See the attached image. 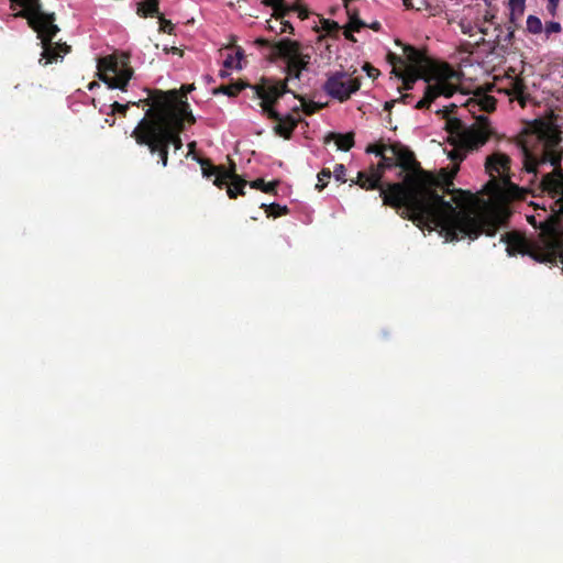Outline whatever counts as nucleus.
I'll list each match as a JSON object with an SVG mask.
<instances>
[{"label": "nucleus", "mask_w": 563, "mask_h": 563, "mask_svg": "<svg viewBox=\"0 0 563 563\" xmlns=\"http://www.w3.org/2000/svg\"><path fill=\"white\" fill-rule=\"evenodd\" d=\"M389 152L377 165L357 173V184L365 190L379 189L383 205L401 210L404 219L433 224L446 241L477 239L482 233L493 236L498 223L486 216H473L464 208V191L453 190V202L446 201L438 189L450 192L453 186L443 173L435 176L424 170L413 152L399 142L388 145Z\"/></svg>", "instance_id": "obj_1"}, {"label": "nucleus", "mask_w": 563, "mask_h": 563, "mask_svg": "<svg viewBox=\"0 0 563 563\" xmlns=\"http://www.w3.org/2000/svg\"><path fill=\"white\" fill-rule=\"evenodd\" d=\"M559 117L548 114L529 122L518 135V145L522 153L523 170L528 177L527 186L519 187L510 179L511 159L504 153H494L486 158L485 168L490 179L484 187L486 195L499 202L525 200L527 194L551 199L550 218L555 216L561 232L563 218V145Z\"/></svg>", "instance_id": "obj_2"}, {"label": "nucleus", "mask_w": 563, "mask_h": 563, "mask_svg": "<svg viewBox=\"0 0 563 563\" xmlns=\"http://www.w3.org/2000/svg\"><path fill=\"white\" fill-rule=\"evenodd\" d=\"M148 109L131 133L135 143L158 157V163L166 167L168 151L173 145L175 151L183 147L181 133L185 122L196 123L188 101L183 100L176 89L148 90L145 98Z\"/></svg>", "instance_id": "obj_3"}, {"label": "nucleus", "mask_w": 563, "mask_h": 563, "mask_svg": "<svg viewBox=\"0 0 563 563\" xmlns=\"http://www.w3.org/2000/svg\"><path fill=\"white\" fill-rule=\"evenodd\" d=\"M464 107L475 118V122L467 126L462 120L457 118L446 117V130L459 150L474 151L478 150L486 142L496 135V131L492 126L488 118L479 112L490 113L496 109V99L488 95H475L467 99ZM453 161H462L464 155L456 151L451 154Z\"/></svg>", "instance_id": "obj_4"}, {"label": "nucleus", "mask_w": 563, "mask_h": 563, "mask_svg": "<svg viewBox=\"0 0 563 563\" xmlns=\"http://www.w3.org/2000/svg\"><path fill=\"white\" fill-rule=\"evenodd\" d=\"M11 2L23 8L15 16L27 19L30 26L37 32L43 47L42 57L46 59L44 65L57 62L58 57H63L70 51V46L66 43L53 42L59 29L54 24V14L41 11L40 0H11Z\"/></svg>", "instance_id": "obj_5"}, {"label": "nucleus", "mask_w": 563, "mask_h": 563, "mask_svg": "<svg viewBox=\"0 0 563 563\" xmlns=\"http://www.w3.org/2000/svg\"><path fill=\"white\" fill-rule=\"evenodd\" d=\"M249 87L253 90L254 97L261 99L260 106L263 113L268 119L277 122L274 128L275 132L287 140L290 139L299 119L291 114L282 115L274 108L285 93L291 92L287 87V80L263 78L260 84L250 85Z\"/></svg>", "instance_id": "obj_6"}, {"label": "nucleus", "mask_w": 563, "mask_h": 563, "mask_svg": "<svg viewBox=\"0 0 563 563\" xmlns=\"http://www.w3.org/2000/svg\"><path fill=\"white\" fill-rule=\"evenodd\" d=\"M98 77L111 89L125 91L133 76V69L130 66V54H112L98 59Z\"/></svg>", "instance_id": "obj_7"}, {"label": "nucleus", "mask_w": 563, "mask_h": 563, "mask_svg": "<svg viewBox=\"0 0 563 563\" xmlns=\"http://www.w3.org/2000/svg\"><path fill=\"white\" fill-rule=\"evenodd\" d=\"M322 88L331 98L345 102L353 93L360 90L361 79L358 77H351L346 71H335L328 76Z\"/></svg>", "instance_id": "obj_8"}, {"label": "nucleus", "mask_w": 563, "mask_h": 563, "mask_svg": "<svg viewBox=\"0 0 563 563\" xmlns=\"http://www.w3.org/2000/svg\"><path fill=\"white\" fill-rule=\"evenodd\" d=\"M273 58L283 59L287 66L303 71L308 69L311 57L302 53L299 42L282 38L273 45Z\"/></svg>", "instance_id": "obj_9"}, {"label": "nucleus", "mask_w": 563, "mask_h": 563, "mask_svg": "<svg viewBox=\"0 0 563 563\" xmlns=\"http://www.w3.org/2000/svg\"><path fill=\"white\" fill-rule=\"evenodd\" d=\"M213 184L220 189L223 188V186H227L228 196L231 199H235L238 196L245 195L244 188L247 185V181L235 173V164L231 162L229 170L218 175L217 178H214Z\"/></svg>", "instance_id": "obj_10"}, {"label": "nucleus", "mask_w": 563, "mask_h": 563, "mask_svg": "<svg viewBox=\"0 0 563 563\" xmlns=\"http://www.w3.org/2000/svg\"><path fill=\"white\" fill-rule=\"evenodd\" d=\"M503 90L509 97L511 102L518 101L521 108H525L527 102L530 100L528 87L525 79L521 77L510 78Z\"/></svg>", "instance_id": "obj_11"}, {"label": "nucleus", "mask_w": 563, "mask_h": 563, "mask_svg": "<svg viewBox=\"0 0 563 563\" xmlns=\"http://www.w3.org/2000/svg\"><path fill=\"white\" fill-rule=\"evenodd\" d=\"M395 75L402 80V90H411L413 89L415 82L418 79H423L428 84L431 81L433 76L426 75L423 70L416 69V68H406L404 71L397 70L394 68L393 70Z\"/></svg>", "instance_id": "obj_12"}, {"label": "nucleus", "mask_w": 563, "mask_h": 563, "mask_svg": "<svg viewBox=\"0 0 563 563\" xmlns=\"http://www.w3.org/2000/svg\"><path fill=\"white\" fill-rule=\"evenodd\" d=\"M454 75V71L451 68H449V66H446V71L435 77L437 82L434 85H431L433 93L435 95V99L439 96L452 97L454 95L455 87L448 80L452 78Z\"/></svg>", "instance_id": "obj_13"}, {"label": "nucleus", "mask_w": 563, "mask_h": 563, "mask_svg": "<svg viewBox=\"0 0 563 563\" xmlns=\"http://www.w3.org/2000/svg\"><path fill=\"white\" fill-rule=\"evenodd\" d=\"M404 53L407 60L409 62V65L406 68H416L422 70V67L429 63L428 56L411 45H405Z\"/></svg>", "instance_id": "obj_14"}, {"label": "nucleus", "mask_w": 563, "mask_h": 563, "mask_svg": "<svg viewBox=\"0 0 563 563\" xmlns=\"http://www.w3.org/2000/svg\"><path fill=\"white\" fill-rule=\"evenodd\" d=\"M334 140L339 150L347 152L354 146V133L347 132L345 134L330 132L324 142L328 143Z\"/></svg>", "instance_id": "obj_15"}, {"label": "nucleus", "mask_w": 563, "mask_h": 563, "mask_svg": "<svg viewBox=\"0 0 563 563\" xmlns=\"http://www.w3.org/2000/svg\"><path fill=\"white\" fill-rule=\"evenodd\" d=\"M159 0H145L137 4L136 13L142 18L161 15L159 14Z\"/></svg>", "instance_id": "obj_16"}, {"label": "nucleus", "mask_w": 563, "mask_h": 563, "mask_svg": "<svg viewBox=\"0 0 563 563\" xmlns=\"http://www.w3.org/2000/svg\"><path fill=\"white\" fill-rule=\"evenodd\" d=\"M197 161L200 164L202 175L206 178H210L211 176L217 177L218 175H221L222 173H225L229 170L222 165H220V166L213 165L209 158H197Z\"/></svg>", "instance_id": "obj_17"}, {"label": "nucleus", "mask_w": 563, "mask_h": 563, "mask_svg": "<svg viewBox=\"0 0 563 563\" xmlns=\"http://www.w3.org/2000/svg\"><path fill=\"white\" fill-rule=\"evenodd\" d=\"M292 93H294V97L301 102L300 107H295L292 109L294 112H299L300 109H301L305 112L306 115H312L318 110H320V109H322L324 107V104L317 103L314 101H307L302 96L297 95L295 92H292Z\"/></svg>", "instance_id": "obj_18"}, {"label": "nucleus", "mask_w": 563, "mask_h": 563, "mask_svg": "<svg viewBox=\"0 0 563 563\" xmlns=\"http://www.w3.org/2000/svg\"><path fill=\"white\" fill-rule=\"evenodd\" d=\"M263 3L274 9V16L277 20L283 19L289 12L288 7L284 4V0H264Z\"/></svg>", "instance_id": "obj_19"}, {"label": "nucleus", "mask_w": 563, "mask_h": 563, "mask_svg": "<svg viewBox=\"0 0 563 563\" xmlns=\"http://www.w3.org/2000/svg\"><path fill=\"white\" fill-rule=\"evenodd\" d=\"M279 181L274 180L272 183H265L264 179L257 178L250 183L251 188L258 189L265 194H272L276 191Z\"/></svg>", "instance_id": "obj_20"}, {"label": "nucleus", "mask_w": 563, "mask_h": 563, "mask_svg": "<svg viewBox=\"0 0 563 563\" xmlns=\"http://www.w3.org/2000/svg\"><path fill=\"white\" fill-rule=\"evenodd\" d=\"M510 22H515L523 15L526 9V0H509Z\"/></svg>", "instance_id": "obj_21"}, {"label": "nucleus", "mask_w": 563, "mask_h": 563, "mask_svg": "<svg viewBox=\"0 0 563 563\" xmlns=\"http://www.w3.org/2000/svg\"><path fill=\"white\" fill-rule=\"evenodd\" d=\"M434 100H435V95L433 93V89L431 88V84L429 82L424 88V95H423L422 99H420L417 102L415 108L418 110L428 109Z\"/></svg>", "instance_id": "obj_22"}, {"label": "nucleus", "mask_w": 563, "mask_h": 563, "mask_svg": "<svg viewBox=\"0 0 563 563\" xmlns=\"http://www.w3.org/2000/svg\"><path fill=\"white\" fill-rule=\"evenodd\" d=\"M261 208L265 209L267 217H274V218L287 214L289 211L286 206H280L278 203H271V205L262 203Z\"/></svg>", "instance_id": "obj_23"}, {"label": "nucleus", "mask_w": 563, "mask_h": 563, "mask_svg": "<svg viewBox=\"0 0 563 563\" xmlns=\"http://www.w3.org/2000/svg\"><path fill=\"white\" fill-rule=\"evenodd\" d=\"M321 30L329 36H336L341 26L338 22L329 19H321Z\"/></svg>", "instance_id": "obj_24"}, {"label": "nucleus", "mask_w": 563, "mask_h": 563, "mask_svg": "<svg viewBox=\"0 0 563 563\" xmlns=\"http://www.w3.org/2000/svg\"><path fill=\"white\" fill-rule=\"evenodd\" d=\"M245 87L246 85L243 81H238L230 85L221 86L219 88V91L230 97H234L238 93H240Z\"/></svg>", "instance_id": "obj_25"}, {"label": "nucleus", "mask_w": 563, "mask_h": 563, "mask_svg": "<svg viewBox=\"0 0 563 563\" xmlns=\"http://www.w3.org/2000/svg\"><path fill=\"white\" fill-rule=\"evenodd\" d=\"M527 30L531 34H540L543 30L541 20L536 15H529L527 18Z\"/></svg>", "instance_id": "obj_26"}, {"label": "nucleus", "mask_w": 563, "mask_h": 563, "mask_svg": "<svg viewBox=\"0 0 563 563\" xmlns=\"http://www.w3.org/2000/svg\"><path fill=\"white\" fill-rule=\"evenodd\" d=\"M140 103H144V104L148 106V104L146 103L145 99H144V100H140V101H137V102H128V103H125V104H122V103H120V102H118V101H114V102L111 104L112 113H119V114L125 115V114H126V111H128V109H129V107H130L131 104H133V106H139Z\"/></svg>", "instance_id": "obj_27"}, {"label": "nucleus", "mask_w": 563, "mask_h": 563, "mask_svg": "<svg viewBox=\"0 0 563 563\" xmlns=\"http://www.w3.org/2000/svg\"><path fill=\"white\" fill-rule=\"evenodd\" d=\"M388 145L389 144L384 143L369 144L366 147V153H373L380 158L383 155H386V152L390 151L388 150Z\"/></svg>", "instance_id": "obj_28"}, {"label": "nucleus", "mask_w": 563, "mask_h": 563, "mask_svg": "<svg viewBox=\"0 0 563 563\" xmlns=\"http://www.w3.org/2000/svg\"><path fill=\"white\" fill-rule=\"evenodd\" d=\"M243 57V52L239 49L235 54V56L229 55L225 60L223 62V66L225 68H241L240 60Z\"/></svg>", "instance_id": "obj_29"}, {"label": "nucleus", "mask_w": 563, "mask_h": 563, "mask_svg": "<svg viewBox=\"0 0 563 563\" xmlns=\"http://www.w3.org/2000/svg\"><path fill=\"white\" fill-rule=\"evenodd\" d=\"M331 175H332V173L329 169H327V168H323L318 174V184L316 185V188L319 191H321L325 187L328 180L331 178Z\"/></svg>", "instance_id": "obj_30"}, {"label": "nucleus", "mask_w": 563, "mask_h": 563, "mask_svg": "<svg viewBox=\"0 0 563 563\" xmlns=\"http://www.w3.org/2000/svg\"><path fill=\"white\" fill-rule=\"evenodd\" d=\"M158 23H159V31L161 32H164V33H167V34H173L175 26L172 23V21L166 20L163 15H158Z\"/></svg>", "instance_id": "obj_31"}, {"label": "nucleus", "mask_w": 563, "mask_h": 563, "mask_svg": "<svg viewBox=\"0 0 563 563\" xmlns=\"http://www.w3.org/2000/svg\"><path fill=\"white\" fill-rule=\"evenodd\" d=\"M561 30H562L561 24L555 21L547 22L545 26H544V31L548 36L553 33H559V32H561Z\"/></svg>", "instance_id": "obj_32"}, {"label": "nucleus", "mask_w": 563, "mask_h": 563, "mask_svg": "<svg viewBox=\"0 0 563 563\" xmlns=\"http://www.w3.org/2000/svg\"><path fill=\"white\" fill-rule=\"evenodd\" d=\"M284 71L286 74V78L284 80H287V81L292 78L299 80L301 78V74H302L301 70L294 69L287 65L285 66Z\"/></svg>", "instance_id": "obj_33"}, {"label": "nucleus", "mask_w": 563, "mask_h": 563, "mask_svg": "<svg viewBox=\"0 0 563 563\" xmlns=\"http://www.w3.org/2000/svg\"><path fill=\"white\" fill-rule=\"evenodd\" d=\"M345 166L343 164H336L333 169V175L336 180L345 183Z\"/></svg>", "instance_id": "obj_34"}, {"label": "nucleus", "mask_w": 563, "mask_h": 563, "mask_svg": "<svg viewBox=\"0 0 563 563\" xmlns=\"http://www.w3.org/2000/svg\"><path fill=\"white\" fill-rule=\"evenodd\" d=\"M289 11H297L298 12V16L301 19V20H306L308 16H309V11L306 7L303 5H294L291 8H288Z\"/></svg>", "instance_id": "obj_35"}, {"label": "nucleus", "mask_w": 563, "mask_h": 563, "mask_svg": "<svg viewBox=\"0 0 563 563\" xmlns=\"http://www.w3.org/2000/svg\"><path fill=\"white\" fill-rule=\"evenodd\" d=\"M363 69L366 71L368 77L376 78L379 75V70L368 63L363 66Z\"/></svg>", "instance_id": "obj_36"}, {"label": "nucleus", "mask_w": 563, "mask_h": 563, "mask_svg": "<svg viewBox=\"0 0 563 563\" xmlns=\"http://www.w3.org/2000/svg\"><path fill=\"white\" fill-rule=\"evenodd\" d=\"M255 44L260 45V46H265V47H271V59L272 60H275L276 58H273V45L275 43H272L269 40H266V38H257L255 41Z\"/></svg>", "instance_id": "obj_37"}, {"label": "nucleus", "mask_w": 563, "mask_h": 563, "mask_svg": "<svg viewBox=\"0 0 563 563\" xmlns=\"http://www.w3.org/2000/svg\"><path fill=\"white\" fill-rule=\"evenodd\" d=\"M280 31L279 33H289V34H294V26L291 25V23L289 21H280Z\"/></svg>", "instance_id": "obj_38"}, {"label": "nucleus", "mask_w": 563, "mask_h": 563, "mask_svg": "<svg viewBox=\"0 0 563 563\" xmlns=\"http://www.w3.org/2000/svg\"><path fill=\"white\" fill-rule=\"evenodd\" d=\"M559 1H560V0H548L547 9H548V11H549L552 15H554V14H555V12H556V8H558V5H559Z\"/></svg>", "instance_id": "obj_39"}, {"label": "nucleus", "mask_w": 563, "mask_h": 563, "mask_svg": "<svg viewBox=\"0 0 563 563\" xmlns=\"http://www.w3.org/2000/svg\"><path fill=\"white\" fill-rule=\"evenodd\" d=\"M181 89L184 90L183 93H180V91H178V90H176V91L179 93V96H181L183 100L187 101L186 92L194 90L195 86L194 85L183 86Z\"/></svg>", "instance_id": "obj_40"}, {"label": "nucleus", "mask_w": 563, "mask_h": 563, "mask_svg": "<svg viewBox=\"0 0 563 563\" xmlns=\"http://www.w3.org/2000/svg\"><path fill=\"white\" fill-rule=\"evenodd\" d=\"M402 4L407 10H411V9L420 10V7H415L411 0H402Z\"/></svg>", "instance_id": "obj_41"}, {"label": "nucleus", "mask_w": 563, "mask_h": 563, "mask_svg": "<svg viewBox=\"0 0 563 563\" xmlns=\"http://www.w3.org/2000/svg\"><path fill=\"white\" fill-rule=\"evenodd\" d=\"M353 31H350L349 27H345L343 34L345 36L346 40L349 41H352V42H356V38L354 37V35L352 34Z\"/></svg>", "instance_id": "obj_42"}, {"label": "nucleus", "mask_w": 563, "mask_h": 563, "mask_svg": "<svg viewBox=\"0 0 563 563\" xmlns=\"http://www.w3.org/2000/svg\"><path fill=\"white\" fill-rule=\"evenodd\" d=\"M413 99V96L411 93H404L400 97V101L404 103H410V101Z\"/></svg>", "instance_id": "obj_43"}, {"label": "nucleus", "mask_w": 563, "mask_h": 563, "mask_svg": "<svg viewBox=\"0 0 563 563\" xmlns=\"http://www.w3.org/2000/svg\"><path fill=\"white\" fill-rule=\"evenodd\" d=\"M395 102V100L386 101L384 104V110L389 112L394 107Z\"/></svg>", "instance_id": "obj_44"}, {"label": "nucleus", "mask_w": 563, "mask_h": 563, "mask_svg": "<svg viewBox=\"0 0 563 563\" xmlns=\"http://www.w3.org/2000/svg\"><path fill=\"white\" fill-rule=\"evenodd\" d=\"M372 30L374 31H379L380 30V23L379 22H374L371 24L369 26Z\"/></svg>", "instance_id": "obj_45"}, {"label": "nucleus", "mask_w": 563, "mask_h": 563, "mask_svg": "<svg viewBox=\"0 0 563 563\" xmlns=\"http://www.w3.org/2000/svg\"><path fill=\"white\" fill-rule=\"evenodd\" d=\"M493 19H494V14H492L489 12H486V14L484 15V20L486 22H490Z\"/></svg>", "instance_id": "obj_46"}, {"label": "nucleus", "mask_w": 563, "mask_h": 563, "mask_svg": "<svg viewBox=\"0 0 563 563\" xmlns=\"http://www.w3.org/2000/svg\"><path fill=\"white\" fill-rule=\"evenodd\" d=\"M96 87H99V82H98V81H91V82L88 85V89H89V90H93Z\"/></svg>", "instance_id": "obj_47"}, {"label": "nucleus", "mask_w": 563, "mask_h": 563, "mask_svg": "<svg viewBox=\"0 0 563 563\" xmlns=\"http://www.w3.org/2000/svg\"><path fill=\"white\" fill-rule=\"evenodd\" d=\"M512 37H514V31H509L506 40L511 41Z\"/></svg>", "instance_id": "obj_48"}, {"label": "nucleus", "mask_w": 563, "mask_h": 563, "mask_svg": "<svg viewBox=\"0 0 563 563\" xmlns=\"http://www.w3.org/2000/svg\"><path fill=\"white\" fill-rule=\"evenodd\" d=\"M188 146H189V148L192 151V150L196 147V142H191V143H189V145H188Z\"/></svg>", "instance_id": "obj_49"}, {"label": "nucleus", "mask_w": 563, "mask_h": 563, "mask_svg": "<svg viewBox=\"0 0 563 563\" xmlns=\"http://www.w3.org/2000/svg\"><path fill=\"white\" fill-rule=\"evenodd\" d=\"M353 184L358 185V184H357V179H356L355 181H354V180H352V184H350V187H353Z\"/></svg>", "instance_id": "obj_50"}, {"label": "nucleus", "mask_w": 563, "mask_h": 563, "mask_svg": "<svg viewBox=\"0 0 563 563\" xmlns=\"http://www.w3.org/2000/svg\"><path fill=\"white\" fill-rule=\"evenodd\" d=\"M487 5H490V0H484Z\"/></svg>", "instance_id": "obj_51"}, {"label": "nucleus", "mask_w": 563, "mask_h": 563, "mask_svg": "<svg viewBox=\"0 0 563 563\" xmlns=\"http://www.w3.org/2000/svg\"><path fill=\"white\" fill-rule=\"evenodd\" d=\"M269 29H271L272 31H274V30H275V25H269Z\"/></svg>", "instance_id": "obj_52"}, {"label": "nucleus", "mask_w": 563, "mask_h": 563, "mask_svg": "<svg viewBox=\"0 0 563 563\" xmlns=\"http://www.w3.org/2000/svg\"><path fill=\"white\" fill-rule=\"evenodd\" d=\"M394 59L400 60V57L393 56Z\"/></svg>", "instance_id": "obj_53"}, {"label": "nucleus", "mask_w": 563, "mask_h": 563, "mask_svg": "<svg viewBox=\"0 0 563 563\" xmlns=\"http://www.w3.org/2000/svg\"><path fill=\"white\" fill-rule=\"evenodd\" d=\"M394 59L400 60V57L393 56Z\"/></svg>", "instance_id": "obj_54"}, {"label": "nucleus", "mask_w": 563, "mask_h": 563, "mask_svg": "<svg viewBox=\"0 0 563 563\" xmlns=\"http://www.w3.org/2000/svg\"><path fill=\"white\" fill-rule=\"evenodd\" d=\"M450 107H451L452 109H455V108H456V106H455L454 103H452Z\"/></svg>", "instance_id": "obj_55"}]
</instances>
